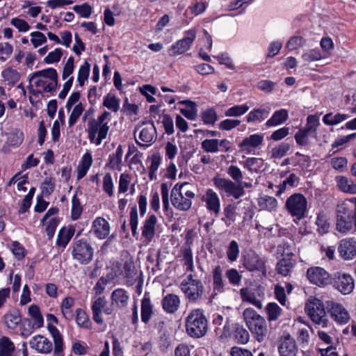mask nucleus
<instances>
[{"label": "nucleus", "instance_id": "1", "mask_svg": "<svg viewBox=\"0 0 356 356\" xmlns=\"http://www.w3.org/2000/svg\"><path fill=\"white\" fill-rule=\"evenodd\" d=\"M228 175L235 181L215 177L213 179L214 185L220 191L229 196L238 199L245 194L243 186V174L241 170L235 165H231L227 170Z\"/></svg>", "mask_w": 356, "mask_h": 356}, {"label": "nucleus", "instance_id": "2", "mask_svg": "<svg viewBox=\"0 0 356 356\" xmlns=\"http://www.w3.org/2000/svg\"><path fill=\"white\" fill-rule=\"evenodd\" d=\"M111 113L104 111L97 119H92L88 122V138L92 143L99 145L102 140L107 136L109 130L108 125L110 120Z\"/></svg>", "mask_w": 356, "mask_h": 356}, {"label": "nucleus", "instance_id": "3", "mask_svg": "<svg viewBox=\"0 0 356 356\" xmlns=\"http://www.w3.org/2000/svg\"><path fill=\"white\" fill-rule=\"evenodd\" d=\"M186 329L188 334L194 338H200L206 334L208 330L207 319L202 310H192L186 319Z\"/></svg>", "mask_w": 356, "mask_h": 356}, {"label": "nucleus", "instance_id": "4", "mask_svg": "<svg viewBox=\"0 0 356 356\" xmlns=\"http://www.w3.org/2000/svg\"><path fill=\"white\" fill-rule=\"evenodd\" d=\"M243 315L247 326L257 340L259 342L262 341L268 332L265 319L252 308L245 309Z\"/></svg>", "mask_w": 356, "mask_h": 356}, {"label": "nucleus", "instance_id": "5", "mask_svg": "<svg viewBox=\"0 0 356 356\" xmlns=\"http://www.w3.org/2000/svg\"><path fill=\"white\" fill-rule=\"evenodd\" d=\"M58 74L55 69L49 67L34 72L29 79L30 86L42 89H56L58 86Z\"/></svg>", "mask_w": 356, "mask_h": 356}, {"label": "nucleus", "instance_id": "6", "mask_svg": "<svg viewBox=\"0 0 356 356\" xmlns=\"http://www.w3.org/2000/svg\"><path fill=\"white\" fill-rule=\"evenodd\" d=\"M305 309L313 323L322 327H327L328 319L324 304L321 300L315 297H310L305 304Z\"/></svg>", "mask_w": 356, "mask_h": 356}, {"label": "nucleus", "instance_id": "7", "mask_svg": "<svg viewBox=\"0 0 356 356\" xmlns=\"http://www.w3.org/2000/svg\"><path fill=\"white\" fill-rule=\"evenodd\" d=\"M180 288L186 298L191 302L200 299L204 293V286L199 280L193 278L190 274L180 284Z\"/></svg>", "mask_w": 356, "mask_h": 356}, {"label": "nucleus", "instance_id": "8", "mask_svg": "<svg viewBox=\"0 0 356 356\" xmlns=\"http://www.w3.org/2000/svg\"><path fill=\"white\" fill-rule=\"evenodd\" d=\"M136 142L140 146L148 145L156 138V129L152 122H143L138 124L134 130Z\"/></svg>", "mask_w": 356, "mask_h": 356}, {"label": "nucleus", "instance_id": "9", "mask_svg": "<svg viewBox=\"0 0 356 356\" xmlns=\"http://www.w3.org/2000/svg\"><path fill=\"white\" fill-rule=\"evenodd\" d=\"M285 206L293 216L300 219L307 211V200L303 195L294 193L286 200Z\"/></svg>", "mask_w": 356, "mask_h": 356}, {"label": "nucleus", "instance_id": "10", "mask_svg": "<svg viewBox=\"0 0 356 356\" xmlns=\"http://www.w3.org/2000/svg\"><path fill=\"white\" fill-rule=\"evenodd\" d=\"M177 191V188H173L171 191V202L172 204L178 210L182 211H188L192 204V200L195 197L194 193H188V191Z\"/></svg>", "mask_w": 356, "mask_h": 356}, {"label": "nucleus", "instance_id": "11", "mask_svg": "<svg viewBox=\"0 0 356 356\" xmlns=\"http://www.w3.org/2000/svg\"><path fill=\"white\" fill-rule=\"evenodd\" d=\"M72 254L74 259L81 264H87L92 260L93 250L86 242L78 241L74 244Z\"/></svg>", "mask_w": 356, "mask_h": 356}, {"label": "nucleus", "instance_id": "12", "mask_svg": "<svg viewBox=\"0 0 356 356\" xmlns=\"http://www.w3.org/2000/svg\"><path fill=\"white\" fill-rule=\"evenodd\" d=\"M186 35L181 40H178L172 45L169 51L170 56H176L185 53L188 51L195 40L196 32L194 29L186 31Z\"/></svg>", "mask_w": 356, "mask_h": 356}, {"label": "nucleus", "instance_id": "13", "mask_svg": "<svg viewBox=\"0 0 356 356\" xmlns=\"http://www.w3.org/2000/svg\"><path fill=\"white\" fill-rule=\"evenodd\" d=\"M278 352L280 356H297L298 353V347L295 339L286 334L281 337L278 346Z\"/></svg>", "mask_w": 356, "mask_h": 356}, {"label": "nucleus", "instance_id": "14", "mask_svg": "<svg viewBox=\"0 0 356 356\" xmlns=\"http://www.w3.org/2000/svg\"><path fill=\"white\" fill-rule=\"evenodd\" d=\"M307 277L309 280L319 286L327 284L330 275L322 268L312 267L307 270Z\"/></svg>", "mask_w": 356, "mask_h": 356}, {"label": "nucleus", "instance_id": "15", "mask_svg": "<svg viewBox=\"0 0 356 356\" xmlns=\"http://www.w3.org/2000/svg\"><path fill=\"white\" fill-rule=\"evenodd\" d=\"M243 266L250 271L266 272L264 261L254 252H249L244 256Z\"/></svg>", "mask_w": 356, "mask_h": 356}, {"label": "nucleus", "instance_id": "16", "mask_svg": "<svg viewBox=\"0 0 356 356\" xmlns=\"http://www.w3.org/2000/svg\"><path fill=\"white\" fill-rule=\"evenodd\" d=\"M334 284L336 288L343 294L350 293L355 286L353 278L348 274L338 273Z\"/></svg>", "mask_w": 356, "mask_h": 356}, {"label": "nucleus", "instance_id": "17", "mask_svg": "<svg viewBox=\"0 0 356 356\" xmlns=\"http://www.w3.org/2000/svg\"><path fill=\"white\" fill-rule=\"evenodd\" d=\"M293 257V254H287L277 262L276 270L278 274L283 276L289 275L296 264V259Z\"/></svg>", "mask_w": 356, "mask_h": 356}, {"label": "nucleus", "instance_id": "18", "mask_svg": "<svg viewBox=\"0 0 356 356\" xmlns=\"http://www.w3.org/2000/svg\"><path fill=\"white\" fill-rule=\"evenodd\" d=\"M263 140V135L252 134L244 138L239 144V147L243 151L250 153L252 150L261 145Z\"/></svg>", "mask_w": 356, "mask_h": 356}, {"label": "nucleus", "instance_id": "19", "mask_svg": "<svg viewBox=\"0 0 356 356\" xmlns=\"http://www.w3.org/2000/svg\"><path fill=\"white\" fill-rule=\"evenodd\" d=\"M30 346L41 353H48L52 350V344L50 341L42 335H38L30 341Z\"/></svg>", "mask_w": 356, "mask_h": 356}, {"label": "nucleus", "instance_id": "20", "mask_svg": "<svg viewBox=\"0 0 356 356\" xmlns=\"http://www.w3.org/2000/svg\"><path fill=\"white\" fill-rule=\"evenodd\" d=\"M339 252L344 259H352L356 255L355 243L350 239L341 241L339 246Z\"/></svg>", "mask_w": 356, "mask_h": 356}, {"label": "nucleus", "instance_id": "21", "mask_svg": "<svg viewBox=\"0 0 356 356\" xmlns=\"http://www.w3.org/2000/svg\"><path fill=\"white\" fill-rule=\"evenodd\" d=\"M330 312L332 318L339 323H345L349 319V315L345 308L340 304L331 302Z\"/></svg>", "mask_w": 356, "mask_h": 356}, {"label": "nucleus", "instance_id": "22", "mask_svg": "<svg viewBox=\"0 0 356 356\" xmlns=\"http://www.w3.org/2000/svg\"><path fill=\"white\" fill-rule=\"evenodd\" d=\"M202 200L206 202L207 207L209 211L218 214L220 211V199L216 193L211 189H208Z\"/></svg>", "mask_w": 356, "mask_h": 356}, {"label": "nucleus", "instance_id": "23", "mask_svg": "<svg viewBox=\"0 0 356 356\" xmlns=\"http://www.w3.org/2000/svg\"><path fill=\"white\" fill-rule=\"evenodd\" d=\"M92 230L99 238H105L110 232L108 222L103 218H97L93 221Z\"/></svg>", "mask_w": 356, "mask_h": 356}, {"label": "nucleus", "instance_id": "24", "mask_svg": "<svg viewBox=\"0 0 356 356\" xmlns=\"http://www.w3.org/2000/svg\"><path fill=\"white\" fill-rule=\"evenodd\" d=\"M47 328L50 332L54 342V356H61L63 346L62 335L58 330L51 324H48Z\"/></svg>", "mask_w": 356, "mask_h": 356}, {"label": "nucleus", "instance_id": "25", "mask_svg": "<svg viewBox=\"0 0 356 356\" xmlns=\"http://www.w3.org/2000/svg\"><path fill=\"white\" fill-rule=\"evenodd\" d=\"M191 241H190L189 234L186 235V245L181 249V254L184 265L186 266V270L190 272L194 271L193 259L192 250L191 248Z\"/></svg>", "mask_w": 356, "mask_h": 356}, {"label": "nucleus", "instance_id": "26", "mask_svg": "<svg viewBox=\"0 0 356 356\" xmlns=\"http://www.w3.org/2000/svg\"><path fill=\"white\" fill-rule=\"evenodd\" d=\"M179 298L175 294L167 295L162 301L163 308L168 313L175 312L179 307Z\"/></svg>", "mask_w": 356, "mask_h": 356}, {"label": "nucleus", "instance_id": "27", "mask_svg": "<svg viewBox=\"0 0 356 356\" xmlns=\"http://www.w3.org/2000/svg\"><path fill=\"white\" fill-rule=\"evenodd\" d=\"M337 186L343 193L356 194V184L353 180L343 176L336 177Z\"/></svg>", "mask_w": 356, "mask_h": 356}, {"label": "nucleus", "instance_id": "28", "mask_svg": "<svg viewBox=\"0 0 356 356\" xmlns=\"http://www.w3.org/2000/svg\"><path fill=\"white\" fill-rule=\"evenodd\" d=\"M156 220L157 219L156 216L152 215L147 220H145L144 223L142 234L147 241H150L154 237Z\"/></svg>", "mask_w": 356, "mask_h": 356}, {"label": "nucleus", "instance_id": "29", "mask_svg": "<svg viewBox=\"0 0 356 356\" xmlns=\"http://www.w3.org/2000/svg\"><path fill=\"white\" fill-rule=\"evenodd\" d=\"M112 303L118 307H124L129 301L127 293L122 289H118L113 291L111 295Z\"/></svg>", "mask_w": 356, "mask_h": 356}, {"label": "nucleus", "instance_id": "30", "mask_svg": "<svg viewBox=\"0 0 356 356\" xmlns=\"http://www.w3.org/2000/svg\"><path fill=\"white\" fill-rule=\"evenodd\" d=\"M106 300L104 298H98L93 303L92 306V310L93 314V320L98 324L103 323V319L101 317L102 309L106 305Z\"/></svg>", "mask_w": 356, "mask_h": 356}, {"label": "nucleus", "instance_id": "31", "mask_svg": "<svg viewBox=\"0 0 356 356\" xmlns=\"http://www.w3.org/2000/svg\"><path fill=\"white\" fill-rule=\"evenodd\" d=\"M258 205L261 209L272 211L276 209L277 202L275 197L265 195L258 199Z\"/></svg>", "mask_w": 356, "mask_h": 356}, {"label": "nucleus", "instance_id": "32", "mask_svg": "<svg viewBox=\"0 0 356 356\" xmlns=\"http://www.w3.org/2000/svg\"><path fill=\"white\" fill-rule=\"evenodd\" d=\"M152 305L149 298H144L141 302V319L145 323L149 322L152 314Z\"/></svg>", "mask_w": 356, "mask_h": 356}, {"label": "nucleus", "instance_id": "33", "mask_svg": "<svg viewBox=\"0 0 356 356\" xmlns=\"http://www.w3.org/2000/svg\"><path fill=\"white\" fill-rule=\"evenodd\" d=\"M288 118V111L285 109H280L276 111L271 118L266 122V126L272 127L284 122Z\"/></svg>", "mask_w": 356, "mask_h": 356}, {"label": "nucleus", "instance_id": "34", "mask_svg": "<svg viewBox=\"0 0 356 356\" xmlns=\"http://www.w3.org/2000/svg\"><path fill=\"white\" fill-rule=\"evenodd\" d=\"M14 350L15 346L8 337L0 339V356H13Z\"/></svg>", "mask_w": 356, "mask_h": 356}, {"label": "nucleus", "instance_id": "35", "mask_svg": "<svg viewBox=\"0 0 356 356\" xmlns=\"http://www.w3.org/2000/svg\"><path fill=\"white\" fill-rule=\"evenodd\" d=\"M5 323L8 327L14 329L21 322L22 318L19 311L15 310L4 316Z\"/></svg>", "mask_w": 356, "mask_h": 356}, {"label": "nucleus", "instance_id": "36", "mask_svg": "<svg viewBox=\"0 0 356 356\" xmlns=\"http://www.w3.org/2000/svg\"><path fill=\"white\" fill-rule=\"evenodd\" d=\"M353 216L352 217H337V229L339 232L346 233L353 227Z\"/></svg>", "mask_w": 356, "mask_h": 356}, {"label": "nucleus", "instance_id": "37", "mask_svg": "<svg viewBox=\"0 0 356 356\" xmlns=\"http://www.w3.org/2000/svg\"><path fill=\"white\" fill-rule=\"evenodd\" d=\"M213 291L216 293H220L223 290V281L222 277V269L220 266L215 268L213 272Z\"/></svg>", "mask_w": 356, "mask_h": 356}, {"label": "nucleus", "instance_id": "38", "mask_svg": "<svg viewBox=\"0 0 356 356\" xmlns=\"http://www.w3.org/2000/svg\"><path fill=\"white\" fill-rule=\"evenodd\" d=\"M240 294L241 298L243 301L248 302L259 309H261L262 307L261 302L260 300H257L255 298L254 293L250 291L248 288H242L240 290Z\"/></svg>", "mask_w": 356, "mask_h": 356}, {"label": "nucleus", "instance_id": "39", "mask_svg": "<svg viewBox=\"0 0 356 356\" xmlns=\"http://www.w3.org/2000/svg\"><path fill=\"white\" fill-rule=\"evenodd\" d=\"M183 104H186L188 108H181V113L189 120H195L197 117V109L195 104L190 100H184L180 102Z\"/></svg>", "mask_w": 356, "mask_h": 356}, {"label": "nucleus", "instance_id": "40", "mask_svg": "<svg viewBox=\"0 0 356 356\" xmlns=\"http://www.w3.org/2000/svg\"><path fill=\"white\" fill-rule=\"evenodd\" d=\"M268 115V111L264 108L254 109L251 111L248 117V122L262 121Z\"/></svg>", "mask_w": 356, "mask_h": 356}, {"label": "nucleus", "instance_id": "41", "mask_svg": "<svg viewBox=\"0 0 356 356\" xmlns=\"http://www.w3.org/2000/svg\"><path fill=\"white\" fill-rule=\"evenodd\" d=\"M90 70V65L88 61H85L83 65H82L79 70L77 80L79 82V86L80 87H83L85 83V81L88 79Z\"/></svg>", "mask_w": 356, "mask_h": 356}, {"label": "nucleus", "instance_id": "42", "mask_svg": "<svg viewBox=\"0 0 356 356\" xmlns=\"http://www.w3.org/2000/svg\"><path fill=\"white\" fill-rule=\"evenodd\" d=\"M268 321H275L281 314V308L274 302L268 303L266 307Z\"/></svg>", "mask_w": 356, "mask_h": 356}, {"label": "nucleus", "instance_id": "43", "mask_svg": "<svg viewBox=\"0 0 356 356\" xmlns=\"http://www.w3.org/2000/svg\"><path fill=\"white\" fill-rule=\"evenodd\" d=\"M76 322L79 326L83 328L88 329L91 326V322L88 316L81 309H76Z\"/></svg>", "mask_w": 356, "mask_h": 356}, {"label": "nucleus", "instance_id": "44", "mask_svg": "<svg viewBox=\"0 0 356 356\" xmlns=\"http://www.w3.org/2000/svg\"><path fill=\"white\" fill-rule=\"evenodd\" d=\"M103 104L104 106L114 112L118 111L120 108L119 99L111 93L108 94V95L104 98Z\"/></svg>", "mask_w": 356, "mask_h": 356}, {"label": "nucleus", "instance_id": "45", "mask_svg": "<svg viewBox=\"0 0 356 356\" xmlns=\"http://www.w3.org/2000/svg\"><path fill=\"white\" fill-rule=\"evenodd\" d=\"M249 110L246 104L234 106L227 109L225 114L228 117H238L245 113Z\"/></svg>", "mask_w": 356, "mask_h": 356}, {"label": "nucleus", "instance_id": "46", "mask_svg": "<svg viewBox=\"0 0 356 356\" xmlns=\"http://www.w3.org/2000/svg\"><path fill=\"white\" fill-rule=\"evenodd\" d=\"M29 313L35 321L34 324L37 327H40L43 325V318L40 314L39 307L35 305H32L29 308Z\"/></svg>", "mask_w": 356, "mask_h": 356}, {"label": "nucleus", "instance_id": "47", "mask_svg": "<svg viewBox=\"0 0 356 356\" xmlns=\"http://www.w3.org/2000/svg\"><path fill=\"white\" fill-rule=\"evenodd\" d=\"M347 118V115L345 114L337 113L334 116H332L331 113H327L323 117V122L325 124L328 125L337 124Z\"/></svg>", "mask_w": 356, "mask_h": 356}, {"label": "nucleus", "instance_id": "48", "mask_svg": "<svg viewBox=\"0 0 356 356\" xmlns=\"http://www.w3.org/2000/svg\"><path fill=\"white\" fill-rule=\"evenodd\" d=\"M1 75L4 81H6L8 85L15 83L19 79L18 73L10 68L3 70Z\"/></svg>", "mask_w": 356, "mask_h": 356}, {"label": "nucleus", "instance_id": "49", "mask_svg": "<svg viewBox=\"0 0 356 356\" xmlns=\"http://www.w3.org/2000/svg\"><path fill=\"white\" fill-rule=\"evenodd\" d=\"M73 10L81 17L88 18L92 14V7L88 3H84L81 5H76L72 8Z\"/></svg>", "mask_w": 356, "mask_h": 356}, {"label": "nucleus", "instance_id": "50", "mask_svg": "<svg viewBox=\"0 0 356 356\" xmlns=\"http://www.w3.org/2000/svg\"><path fill=\"white\" fill-rule=\"evenodd\" d=\"M314 132L312 130L308 129L307 127H305L304 129H300L295 135V139L298 144L300 145H306L308 142L307 140V136L310 134H313Z\"/></svg>", "mask_w": 356, "mask_h": 356}, {"label": "nucleus", "instance_id": "51", "mask_svg": "<svg viewBox=\"0 0 356 356\" xmlns=\"http://www.w3.org/2000/svg\"><path fill=\"white\" fill-rule=\"evenodd\" d=\"M123 150L121 145H119L117 148L115 154L113 156H110L109 165L110 167L115 169L119 168L120 165L122 163V156Z\"/></svg>", "mask_w": 356, "mask_h": 356}, {"label": "nucleus", "instance_id": "52", "mask_svg": "<svg viewBox=\"0 0 356 356\" xmlns=\"http://www.w3.org/2000/svg\"><path fill=\"white\" fill-rule=\"evenodd\" d=\"M290 149V145L286 143H282L277 147L272 149L271 156L273 158H282Z\"/></svg>", "mask_w": 356, "mask_h": 356}, {"label": "nucleus", "instance_id": "53", "mask_svg": "<svg viewBox=\"0 0 356 356\" xmlns=\"http://www.w3.org/2000/svg\"><path fill=\"white\" fill-rule=\"evenodd\" d=\"M72 236V234L68 230L62 228L58 233L56 244L58 246L65 248L70 241Z\"/></svg>", "mask_w": 356, "mask_h": 356}, {"label": "nucleus", "instance_id": "54", "mask_svg": "<svg viewBox=\"0 0 356 356\" xmlns=\"http://www.w3.org/2000/svg\"><path fill=\"white\" fill-rule=\"evenodd\" d=\"M202 148L207 152H216L218 151V140L206 139L202 142Z\"/></svg>", "mask_w": 356, "mask_h": 356}, {"label": "nucleus", "instance_id": "55", "mask_svg": "<svg viewBox=\"0 0 356 356\" xmlns=\"http://www.w3.org/2000/svg\"><path fill=\"white\" fill-rule=\"evenodd\" d=\"M305 42V40L301 36L291 37L286 43V48L293 51L302 47Z\"/></svg>", "mask_w": 356, "mask_h": 356}, {"label": "nucleus", "instance_id": "56", "mask_svg": "<svg viewBox=\"0 0 356 356\" xmlns=\"http://www.w3.org/2000/svg\"><path fill=\"white\" fill-rule=\"evenodd\" d=\"M31 42L34 47H38L47 42L46 36L40 31H34L31 33Z\"/></svg>", "mask_w": 356, "mask_h": 356}, {"label": "nucleus", "instance_id": "57", "mask_svg": "<svg viewBox=\"0 0 356 356\" xmlns=\"http://www.w3.org/2000/svg\"><path fill=\"white\" fill-rule=\"evenodd\" d=\"M129 221L132 234L135 236L137 234L138 228V210L136 206H134L131 209Z\"/></svg>", "mask_w": 356, "mask_h": 356}, {"label": "nucleus", "instance_id": "58", "mask_svg": "<svg viewBox=\"0 0 356 356\" xmlns=\"http://www.w3.org/2000/svg\"><path fill=\"white\" fill-rule=\"evenodd\" d=\"M72 218L73 220H76L79 218L82 213V207L76 195H74L72 200Z\"/></svg>", "mask_w": 356, "mask_h": 356}, {"label": "nucleus", "instance_id": "59", "mask_svg": "<svg viewBox=\"0 0 356 356\" xmlns=\"http://www.w3.org/2000/svg\"><path fill=\"white\" fill-rule=\"evenodd\" d=\"M62 54L61 49L57 48L54 51L48 54V55L44 58V62L47 64L57 63L60 60Z\"/></svg>", "mask_w": 356, "mask_h": 356}, {"label": "nucleus", "instance_id": "60", "mask_svg": "<svg viewBox=\"0 0 356 356\" xmlns=\"http://www.w3.org/2000/svg\"><path fill=\"white\" fill-rule=\"evenodd\" d=\"M10 24L20 32H26L30 29L29 24L25 20L18 17L13 18L10 20Z\"/></svg>", "mask_w": 356, "mask_h": 356}, {"label": "nucleus", "instance_id": "61", "mask_svg": "<svg viewBox=\"0 0 356 356\" xmlns=\"http://www.w3.org/2000/svg\"><path fill=\"white\" fill-rule=\"evenodd\" d=\"M103 188L110 197L113 195V183L110 173H106L104 177Z\"/></svg>", "mask_w": 356, "mask_h": 356}, {"label": "nucleus", "instance_id": "62", "mask_svg": "<svg viewBox=\"0 0 356 356\" xmlns=\"http://www.w3.org/2000/svg\"><path fill=\"white\" fill-rule=\"evenodd\" d=\"M202 118L205 124H213L217 120V115L212 108L208 109L202 114Z\"/></svg>", "mask_w": 356, "mask_h": 356}, {"label": "nucleus", "instance_id": "63", "mask_svg": "<svg viewBox=\"0 0 356 356\" xmlns=\"http://www.w3.org/2000/svg\"><path fill=\"white\" fill-rule=\"evenodd\" d=\"M234 336L238 343L245 344L249 341V333L243 328H237Z\"/></svg>", "mask_w": 356, "mask_h": 356}, {"label": "nucleus", "instance_id": "64", "mask_svg": "<svg viewBox=\"0 0 356 356\" xmlns=\"http://www.w3.org/2000/svg\"><path fill=\"white\" fill-rule=\"evenodd\" d=\"M239 252L238 245L235 241H231L227 252V257L231 261H235Z\"/></svg>", "mask_w": 356, "mask_h": 356}]
</instances>
